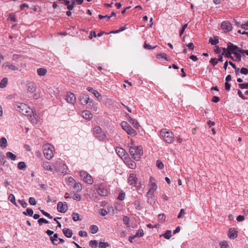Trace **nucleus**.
Instances as JSON below:
<instances>
[{"mask_svg": "<svg viewBox=\"0 0 248 248\" xmlns=\"http://www.w3.org/2000/svg\"><path fill=\"white\" fill-rule=\"evenodd\" d=\"M220 248H228L229 245L226 241H222L219 243Z\"/></svg>", "mask_w": 248, "mask_h": 248, "instance_id": "36", "label": "nucleus"}, {"mask_svg": "<svg viewBox=\"0 0 248 248\" xmlns=\"http://www.w3.org/2000/svg\"><path fill=\"white\" fill-rule=\"evenodd\" d=\"M241 27L242 29L244 30H248V21L245 24H242L241 25Z\"/></svg>", "mask_w": 248, "mask_h": 248, "instance_id": "64", "label": "nucleus"}, {"mask_svg": "<svg viewBox=\"0 0 248 248\" xmlns=\"http://www.w3.org/2000/svg\"><path fill=\"white\" fill-rule=\"evenodd\" d=\"M6 156L12 160H15L16 158V156L10 152H8L6 153Z\"/></svg>", "mask_w": 248, "mask_h": 248, "instance_id": "34", "label": "nucleus"}, {"mask_svg": "<svg viewBox=\"0 0 248 248\" xmlns=\"http://www.w3.org/2000/svg\"><path fill=\"white\" fill-rule=\"evenodd\" d=\"M156 47V46L153 47L150 44H147L146 42H144V47L145 49H150H150H154Z\"/></svg>", "mask_w": 248, "mask_h": 248, "instance_id": "48", "label": "nucleus"}, {"mask_svg": "<svg viewBox=\"0 0 248 248\" xmlns=\"http://www.w3.org/2000/svg\"><path fill=\"white\" fill-rule=\"evenodd\" d=\"M115 151H116V153L117 154V155L121 158H122V159H123V158H124L125 160H126L127 155L126 154L125 150L124 149L120 148V147H116L115 149Z\"/></svg>", "mask_w": 248, "mask_h": 248, "instance_id": "13", "label": "nucleus"}, {"mask_svg": "<svg viewBox=\"0 0 248 248\" xmlns=\"http://www.w3.org/2000/svg\"><path fill=\"white\" fill-rule=\"evenodd\" d=\"M8 200L13 203H14L15 205H16V206H17L16 204V200H15V197L14 196V195L12 194H11L9 197H8Z\"/></svg>", "mask_w": 248, "mask_h": 248, "instance_id": "38", "label": "nucleus"}, {"mask_svg": "<svg viewBox=\"0 0 248 248\" xmlns=\"http://www.w3.org/2000/svg\"><path fill=\"white\" fill-rule=\"evenodd\" d=\"M41 212L42 214L45 216L46 217H48L49 218H52V217L48 213L45 212L44 210H41Z\"/></svg>", "mask_w": 248, "mask_h": 248, "instance_id": "62", "label": "nucleus"}, {"mask_svg": "<svg viewBox=\"0 0 248 248\" xmlns=\"http://www.w3.org/2000/svg\"><path fill=\"white\" fill-rule=\"evenodd\" d=\"M93 94L98 100H101L102 99L101 94L96 90L93 92Z\"/></svg>", "mask_w": 248, "mask_h": 248, "instance_id": "51", "label": "nucleus"}, {"mask_svg": "<svg viewBox=\"0 0 248 248\" xmlns=\"http://www.w3.org/2000/svg\"><path fill=\"white\" fill-rule=\"evenodd\" d=\"M161 236H163L167 239H169L171 237V231L170 230L167 231L164 234L160 235V237Z\"/></svg>", "mask_w": 248, "mask_h": 248, "instance_id": "32", "label": "nucleus"}, {"mask_svg": "<svg viewBox=\"0 0 248 248\" xmlns=\"http://www.w3.org/2000/svg\"><path fill=\"white\" fill-rule=\"evenodd\" d=\"M232 53L230 51L229 52H228L227 54H226L225 57L227 58H230L232 61H235L234 58L232 56Z\"/></svg>", "mask_w": 248, "mask_h": 248, "instance_id": "60", "label": "nucleus"}, {"mask_svg": "<svg viewBox=\"0 0 248 248\" xmlns=\"http://www.w3.org/2000/svg\"><path fill=\"white\" fill-rule=\"evenodd\" d=\"M26 167V164L24 162H20L18 163L17 168L18 169L22 170Z\"/></svg>", "mask_w": 248, "mask_h": 248, "instance_id": "46", "label": "nucleus"}, {"mask_svg": "<svg viewBox=\"0 0 248 248\" xmlns=\"http://www.w3.org/2000/svg\"><path fill=\"white\" fill-rule=\"evenodd\" d=\"M99 213L103 216H106L107 214V213H108L107 211L105 209H101L100 210Z\"/></svg>", "mask_w": 248, "mask_h": 248, "instance_id": "63", "label": "nucleus"}, {"mask_svg": "<svg viewBox=\"0 0 248 248\" xmlns=\"http://www.w3.org/2000/svg\"><path fill=\"white\" fill-rule=\"evenodd\" d=\"M43 149L45 157L48 160L51 159L54 156V146L49 143H47L43 146Z\"/></svg>", "mask_w": 248, "mask_h": 248, "instance_id": "4", "label": "nucleus"}, {"mask_svg": "<svg viewBox=\"0 0 248 248\" xmlns=\"http://www.w3.org/2000/svg\"><path fill=\"white\" fill-rule=\"evenodd\" d=\"M156 57L158 59H164L167 61L170 60L167 55L164 53H159V54H157Z\"/></svg>", "mask_w": 248, "mask_h": 248, "instance_id": "27", "label": "nucleus"}, {"mask_svg": "<svg viewBox=\"0 0 248 248\" xmlns=\"http://www.w3.org/2000/svg\"><path fill=\"white\" fill-rule=\"evenodd\" d=\"M128 183L131 185H135L137 184V178L135 174H130L128 177Z\"/></svg>", "mask_w": 248, "mask_h": 248, "instance_id": "21", "label": "nucleus"}, {"mask_svg": "<svg viewBox=\"0 0 248 248\" xmlns=\"http://www.w3.org/2000/svg\"><path fill=\"white\" fill-rule=\"evenodd\" d=\"M240 72L241 74L247 75L248 74V69L246 68L243 67L241 69Z\"/></svg>", "mask_w": 248, "mask_h": 248, "instance_id": "61", "label": "nucleus"}, {"mask_svg": "<svg viewBox=\"0 0 248 248\" xmlns=\"http://www.w3.org/2000/svg\"><path fill=\"white\" fill-rule=\"evenodd\" d=\"M144 234L143 231L139 230L134 235L135 237H142Z\"/></svg>", "mask_w": 248, "mask_h": 248, "instance_id": "55", "label": "nucleus"}, {"mask_svg": "<svg viewBox=\"0 0 248 248\" xmlns=\"http://www.w3.org/2000/svg\"><path fill=\"white\" fill-rule=\"evenodd\" d=\"M156 167L160 170H162L164 168V164L160 160H157L156 163Z\"/></svg>", "mask_w": 248, "mask_h": 248, "instance_id": "42", "label": "nucleus"}, {"mask_svg": "<svg viewBox=\"0 0 248 248\" xmlns=\"http://www.w3.org/2000/svg\"><path fill=\"white\" fill-rule=\"evenodd\" d=\"M98 231V228L96 225H92L90 227V232L92 233H95Z\"/></svg>", "mask_w": 248, "mask_h": 248, "instance_id": "35", "label": "nucleus"}, {"mask_svg": "<svg viewBox=\"0 0 248 248\" xmlns=\"http://www.w3.org/2000/svg\"><path fill=\"white\" fill-rule=\"evenodd\" d=\"M2 68L5 70H6L7 68L13 71H17L18 70V67L17 66L12 64L9 62H6L3 63L2 65Z\"/></svg>", "mask_w": 248, "mask_h": 248, "instance_id": "11", "label": "nucleus"}, {"mask_svg": "<svg viewBox=\"0 0 248 248\" xmlns=\"http://www.w3.org/2000/svg\"><path fill=\"white\" fill-rule=\"evenodd\" d=\"M150 188L149 189L154 191H156L157 188V186L156 184V181L153 177H150Z\"/></svg>", "mask_w": 248, "mask_h": 248, "instance_id": "18", "label": "nucleus"}, {"mask_svg": "<svg viewBox=\"0 0 248 248\" xmlns=\"http://www.w3.org/2000/svg\"><path fill=\"white\" fill-rule=\"evenodd\" d=\"M134 204L135 208L139 210L141 209L142 207L141 206L140 203L139 201H136Z\"/></svg>", "mask_w": 248, "mask_h": 248, "instance_id": "45", "label": "nucleus"}, {"mask_svg": "<svg viewBox=\"0 0 248 248\" xmlns=\"http://www.w3.org/2000/svg\"><path fill=\"white\" fill-rule=\"evenodd\" d=\"M98 245V242L97 240H91L90 242V246L92 248H95Z\"/></svg>", "mask_w": 248, "mask_h": 248, "instance_id": "43", "label": "nucleus"}, {"mask_svg": "<svg viewBox=\"0 0 248 248\" xmlns=\"http://www.w3.org/2000/svg\"><path fill=\"white\" fill-rule=\"evenodd\" d=\"M125 161H126L127 165L129 168L131 169H134L136 168V164L134 161L131 160L129 158H127L126 160H125Z\"/></svg>", "mask_w": 248, "mask_h": 248, "instance_id": "24", "label": "nucleus"}, {"mask_svg": "<svg viewBox=\"0 0 248 248\" xmlns=\"http://www.w3.org/2000/svg\"><path fill=\"white\" fill-rule=\"evenodd\" d=\"M122 128L126 132V133L133 137L137 135L136 131L132 128V127L126 122L123 121L121 124Z\"/></svg>", "mask_w": 248, "mask_h": 248, "instance_id": "6", "label": "nucleus"}, {"mask_svg": "<svg viewBox=\"0 0 248 248\" xmlns=\"http://www.w3.org/2000/svg\"><path fill=\"white\" fill-rule=\"evenodd\" d=\"M58 235L57 233H55L53 236L50 238L51 241L54 245H58L59 244V243L55 242V241H58Z\"/></svg>", "mask_w": 248, "mask_h": 248, "instance_id": "28", "label": "nucleus"}, {"mask_svg": "<svg viewBox=\"0 0 248 248\" xmlns=\"http://www.w3.org/2000/svg\"><path fill=\"white\" fill-rule=\"evenodd\" d=\"M68 209V205L66 202H59L57 204L58 211L62 213H65Z\"/></svg>", "mask_w": 248, "mask_h": 248, "instance_id": "10", "label": "nucleus"}, {"mask_svg": "<svg viewBox=\"0 0 248 248\" xmlns=\"http://www.w3.org/2000/svg\"><path fill=\"white\" fill-rule=\"evenodd\" d=\"M95 189L99 195L101 196H106L108 195V190L104 188L101 185H95Z\"/></svg>", "mask_w": 248, "mask_h": 248, "instance_id": "9", "label": "nucleus"}, {"mask_svg": "<svg viewBox=\"0 0 248 248\" xmlns=\"http://www.w3.org/2000/svg\"><path fill=\"white\" fill-rule=\"evenodd\" d=\"M165 216L163 214H159L158 216V219L160 222H163L165 220Z\"/></svg>", "mask_w": 248, "mask_h": 248, "instance_id": "53", "label": "nucleus"}, {"mask_svg": "<svg viewBox=\"0 0 248 248\" xmlns=\"http://www.w3.org/2000/svg\"><path fill=\"white\" fill-rule=\"evenodd\" d=\"M7 146V141L5 138L2 137L0 139V146L5 148Z\"/></svg>", "mask_w": 248, "mask_h": 248, "instance_id": "30", "label": "nucleus"}, {"mask_svg": "<svg viewBox=\"0 0 248 248\" xmlns=\"http://www.w3.org/2000/svg\"><path fill=\"white\" fill-rule=\"evenodd\" d=\"M32 115L31 114L30 117V121L32 124H36L38 122V118L36 113H33V112L31 113Z\"/></svg>", "mask_w": 248, "mask_h": 248, "instance_id": "22", "label": "nucleus"}, {"mask_svg": "<svg viewBox=\"0 0 248 248\" xmlns=\"http://www.w3.org/2000/svg\"><path fill=\"white\" fill-rule=\"evenodd\" d=\"M210 62H211L213 65L215 66L217 64L218 61L215 58H212L210 61Z\"/></svg>", "mask_w": 248, "mask_h": 248, "instance_id": "59", "label": "nucleus"}, {"mask_svg": "<svg viewBox=\"0 0 248 248\" xmlns=\"http://www.w3.org/2000/svg\"><path fill=\"white\" fill-rule=\"evenodd\" d=\"M131 155L135 160H139L143 155L142 147L141 146H131L129 148Z\"/></svg>", "mask_w": 248, "mask_h": 248, "instance_id": "1", "label": "nucleus"}, {"mask_svg": "<svg viewBox=\"0 0 248 248\" xmlns=\"http://www.w3.org/2000/svg\"><path fill=\"white\" fill-rule=\"evenodd\" d=\"M218 40L214 38V39L210 38L209 40V43H210L212 45H216L218 43Z\"/></svg>", "mask_w": 248, "mask_h": 248, "instance_id": "47", "label": "nucleus"}, {"mask_svg": "<svg viewBox=\"0 0 248 248\" xmlns=\"http://www.w3.org/2000/svg\"><path fill=\"white\" fill-rule=\"evenodd\" d=\"M47 70L44 68H40L37 70V73L40 76H44L46 75Z\"/></svg>", "mask_w": 248, "mask_h": 248, "instance_id": "26", "label": "nucleus"}, {"mask_svg": "<svg viewBox=\"0 0 248 248\" xmlns=\"http://www.w3.org/2000/svg\"><path fill=\"white\" fill-rule=\"evenodd\" d=\"M62 232L64 235L68 238L71 237L73 234L72 231L69 229L66 228L63 229Z\"/></svg>", "mask_w": 248, "mask_h": 248, "instance_id": "25", "label": "nucleus"}, {"mask_svg": "<svg viewBox=\"0 0 248 248\" xmlns=\"http://www.w3.org/2000/svg\"><path fill=\"white\" fill-rule=\"evenodd\" d=\"M66 100L68 103L74 104L76 100L75 94L71 92L68 93L66 96Z\"/></svg>", "mask_w": 248, "mask_h": 248, "instance_id": "14", "label": "nucleus"}, {"mask_svg": "<svg viewBox=\"0 0 248 248\" xmlns=\"http://www.w3.org/2000/svg\"><path fill=\"white\" fill-rule=\"evenodd\" d=\"M228 236L230 239H234L237 237L238 232L234 228H231L229 230Z\"/></svg>", "mask_w": 248, "mask_h": 248, "instance_id": "16", "label": "nucleus"}, {"mask_svg": "<svg viewBox=\"0 0 248 248\" xmlns=\"http://www.w3.org/2000/svg\"><path fill=\"white\" fill-rule=\"evenodd\" d=\"M80 102L83 105H86L89 103L93 102V101L90 99L87 95L84 94L80 97Z\"/></svg>", "mask_w": 248, "mask_h": 248, "instance_id": "19", "label": "nucleus"}, {"mask_svg": "<svg viewBox=\"0 0 248 248\" xmlns=\"http://www.w3.org/2000/svg\"><path fill=\"white\" fill-rule=\"evenodd\" d=\"M80 176L82 178L83 181L88 184L92 185L93 182V180L91 175L84 170L80 171Z\"/></svg>", "mask_w": 248, "mask_h": 248, "instance_id": "7", "label": "nucleus"}, {"mask_svg": "<svg viewBox=\"0 0 248 248\" xmlns=\"http://www.w3.org/2000/svg\"><path fill=\"white\" fill-rule=\"evenodd\" d=\"M38 222L40 225H42L43 224V223H48V221L44 218H39Z\"/></svg>", "mask_w": 248, "mask_h": 248, "instance_id": "52", "label": "nucleus"}, {"mask_svg": "<svg viewBox=\"0 0 248 248\" xmlns=\"http://www.w3.org/2000/svg\"><path fill=\"white\" fill-rule=\"evenodd\" d=\"M239 88L241 89H248V82L247 83H240L238 84Z\"/></svg>", "mask_w": 248, "mask_h": 248, "instance_id": "54", "label": "nucleus"}, {"mask_svg": "<svg viewBox=\"0 0 248 248\" xmlns=\"http://www.w3.org/2000/svg\"><path fill=\"white\" fill-rule=\"evenodd\" d=\"M227 45L229 51H230L233 54V53L238 52L239 47L237 46L233 45L231 42H229Z\"/></svg>", "mask_w": 248, "mask_h": 248, "instance_id": "20", "label": "nucleus"}, {"mask_svg": "<svg viewBox=\"0 0 248 248\" xmlns=\"http://www.w3.org/2000/svg\"><path fill=\"white\" fill-rule=\"evenodd\" d=\"M17 202H18V203H19L21 204V205L23 207H24V208H25V207H26L27 206L28 204H27V203L25 201H24L21 200H18L17 201Z\"/></svg>", "mask_w": 248, "mask_h": 248, "instance_id": "56", "label": "nucleus"}, {"mask_svg": "<svg viewBox=\"0 0 248 248\" xmlns=\"http://www.w3.org/2000/svg\"><path fill=\"white\" fill-rule=\"evenodd\" d=\"M93 134L96 138L100 140H103L106 137L105 133L99 126H96L93 128Z\"/></svg>", "mask_w": 248, "mask_h": 248, "instance_id": "5", "label": "nucleus"}, {"mask_svg": "<svg viewBox=\"0 0 248 248\" xmlns=\"http://www.w3.org/2000/svg\"><path fill=\"white\" fill-rule=\"evenodd\" d=\"M82 116L87 120H90L93 117V114L89 110H84L82 112Z\"/></svg>", "mask_w": 248, "mask_h": 248, "instance_id": "23", "label": "nucleus"}, {"mask_svg": "<svg viewBox=\"0 0 248 248\" xmlns=\"http://www.w3.org/2000/svg\"><path fill=\"white\" fill-rule=\"evenodd\" d=\"M27 92L28 93H34L37 89L35 84L33 82H29L27 84Z\"/></svg>", "mask_w": 248, "mask_h": 248, "instance_id": "15", "label": "nucleus"}, {"mask_svg": "<svg viewBox=\"0 0 248 248\" xmlns=\"http://www.w3.org/2000/svg\"><path fill=\"white\" fill-rule=\"evenodd\" d=\"M155 192V191L151 190L150 189H149V190L146 194V196H147V197L148 200H152L153 199V198L154 197Z\"/></svg>", "mask_w": 248, "mask_h": 248, "instance_id": "29", "label": "nucleus"}, {"mask_svg": "<svg viewBox=\"0 0 248 248\" xmlns=\"http://www.w3.org/2000/svg\"><path fill=\"white\" fill-rule=\"evenodd\" d=\"M8 83V78H4L0 82V88H5Z\"/></svg>", "mask_w": 248, "mask_h": 248, "instance_id": "33", "label": "nucleus"}, {"mask_svg": "<svg viewBox=\"0 0 248 248\" xmlns=\"http://www.w3.org/2000/svg\"><path fill=\"white\" fill-rule=\"evenodd\" d=\"M126 116L129 122L131 123L135 128L139 129V127H140V124L137 120L132 118L128 114H126Z\"/></svg>", "mask_w": 248, "mask_h": 248, "instance_id": "17", "label": "nucleus"}, {"mask_svg": "<svg viewBox=\"0 0 248 248\" xmlns=\"http://www.w3.org/2000/svg\"><path fill=\"white\" fill-rule=\"evenodd\" d=\"M160 135L163 140L167 143H171L174 140V138L173 133L166 128L162 129L160 131Z\"/></svg>", "mask_w": 248, "mask_h": 248, "instance_id": "2", "label": "nucleus"}, {"mask_svg": "<svg viewBox=\"0 0 248 248\" xmlns=\"http://www.w3.org/2000/svg\"><path fill=\"white\" fill-rule=\"evenodd\" d=\"M99 18L100 19H103V18H106L107 20L108 21L110 18L111 17V16H102L101 15H99L98 16Z\"/></svg>", "mask_w": 248, "mask_h": 248, "instance_id": "58", "label": "nucleus"}, {"mask_svg": "<svg viewBox=\"0 0 248 248\" xmlns=\"http://www.w3.org/2000/svg\"><path fill=\"white\" fill-rule=\"evenodd\" d=\"M72 198L75 200L79 201L81 200V196L79 194L75 193Z\"/></svg>", "mask_w": 248, "mask_h": 248, "instance_id": "49", "label": "nucleus"}, {"mask_svg": "<svg viewBox=\"0 0 248 248\" xmlns=\"http://www.w3.org/2000/svg\"><path fill=\"white\" fill-rule=\"evenodd\" d=\"M16 106V110L24 115H30L32 112V109L24 103L18 102Z\"/></svg>", "mask_w": 248, "mask_h": 248, "instance_id": "3", "label": "nucleus"}, {"mask_svg": "<svg viewBox=\"0 0 248 248\" xmlns=\"http://www.w3.org/2000/svg\"><path fill=\"white\" fill-rule=\"evenodd\" d=\"M72 219L74 221L80 220L79 215L77 213H74L72 214Z\"/></svg>", "mask_w": 248, "mask_h": 248, "instance_id": "39", "label": "nucleus"}, {"mask_svg": "<svg viewBox=\"0 0 248 248\" xmlns=\"http://www.w3.org/2000/svg\"><path fill=\"white\" fill-rule=\"evenodd\" d=\"M233 54L234 55V56L235 57V59H234L235 61L240 62L241 61V54L238 52L233 53Z\"/></svg>", "mask_w": 248, "mask_h": 248, "instance_id": "44", "label": "nucleus"}, {"mask_svg": "<svg viewBox=\"0 0 248 248\" xmlns=\"http://www.w3.org/2000/svg\"><path fill=\"white\" fill-rule=\"evenodd\" d=\"M23 214L25 215H28L30 217L32 216L33 214V211L32 209L28 208L26 210V212H24Z\"/></svg>", "mask_w": 248, "mask_h": 248, "instance_id": "37", "label": "nucleus"}, {"mask_svg": "<svg viewBox=\"0 0 248 248\" xmlns=\"http://www.w3.org/2000/svg\"><path fill=\"white\" fill-rule=\"evenodd\" d=\"M74 188L77 192H79L82 189V186L81 183L77 182L75 183Z\"/></svg>", "mask_w": 248, "mask_h": 248, "instance_id": "31", "label": "nucleus"}, {"mask_svg": "<svg viewBox=\"0 0 248 248\" xmlns=\"http://www.w3.org/2000/svg\"><path fill=\"white\" fill-rule=\"evenodd\" d=\"M123 221H124V224H125L127 227L129 226L130 219L128 217H127V216L124 217Z\"/></svg>", "mask_w": 248, "mask_h": 248, "instance_id": "41", "label": "nucleus"}, {"mask_svg": "<svg viewBox=\"0 0 248 248\" xmlns=\"http://www.w3.org/2000/svg\"><path fill=\"white\" fill-rule=\"evenodd\" d=\"M221 27L225 32L231 31L232 30V24L228 21H223L221 23Z\"/></svg>", "mask_w": 248, "mask_h": 248, "instance_id": "12", "label": "nucleus"}, {"mask_svg": "<svg viewBox=\"0 0 248 248\" xmlns=\"http://www.w3.org/2000/svg\"><path fill=\"white\" fill-rule=\"evenodd\" d=\"M29 202L31 205H35L36 204V202L34 198L30 197L29 199Z\"/></svg>", "mask_w": 248, "mask_h": 248, "instance_id": "50", "label": "nucleus"}, {"mask_svg": "<svg viewBox=\"0 0 248 248\" xmlns=\"http://www.w3.org/2000/svg\"><path fill=\"white\" fill-rule=\"evenodd\" d=\"M185 214V210L184 209H181L180 213H179L177 217L178 218H181L183 217V216Z\"/></svg>", "mask_w": 248, "mask_h": 248, "instance_id": "57", "label": "nucleus"}, {"mask_svg": "<svg viewBox=\"0 0 248 248\" xmlns=\"http://www.w3.org/2000/svg\"><path fill=\"white\" fill-rule=\"evenodd\" d=\"M109 245L108 242H100L99 244V248H106L108 247H109Z\"/></svg>", "mask_w": 248, "mask_h": 248, "instance_id": "40", "label": "nucleus"}, {"mask_svg": "<svg viewBox=\"0 0 248 248\" xmlns=\"http://www.w3.org/2000/svg\"><path fill=\"white\" fill-rule=\"evenodd\" d=\"M41 166L45 170L50 171L53 173L55 172V171L57 172L59 171L58 166H57V164L54 166V169L50 165V163L47 161L43 162L41 163Z\"/></svg>", "mask_w": 248, "mask_h": 248, "instance_id": "8", "label": "nucleus"}]
</instances>
